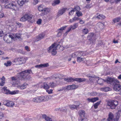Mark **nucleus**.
I'll use <instances>...</instances> for the list:
<instances>
[{
	"instance_id": "obj_46",
	"label": "nucleus",
	"mask_w": 121,
	"mask_h": 121,
	"mask_svg": "<svg viewBox=\"0 0 121 121\" xmlns=\"http://www.w3.org/2000/svg\"><path fill=\"white\" fill-rule=\"evenodd\" d=\"M78 52H76L72 55V56L73 57H78Z\"/></svg>"
},
{
	"instance_id": "obj_31",
	"label": "nucleus",
	"mask_w": 121,
	"mask_h": 121,
	"mask_svg": "<svg viewBox=\"0 0 121 121\" xmlns=\"http://www.w3.org/2000/svg\"><path fill=\"white\" fill-rule=\"evenodd\" d=\"M111 89L109 87H102L101 88V90L105 92H107L110 90Z\"/></svg>"
},
{
	"instance_id": "obj_12",
	"label": "nucleus",
	"mask_w": 121,
	"mask_h": 121,
	"mask_svg": "<svg viewBox=\"0 0 121 121\" xmlns=\"http://www.w3.org/2000/svg\"><path fill=\"white\" fill-rule=\"evenodd\" d=\"M11 83L13 84H17L19 82V76H18L17 77H11Z\"/></svg>"
},
{
	"instance_id": "obj_35",
	"label": "nucleus",
	"mask_w": 121,
	"mask_h": 121,
	"mask_svg": "<svg viewBox=\"0 0 121 121\" xmlns=\"http://www.w3.org/2000/svg\"><path fill=\"white\" fill-rule=\"evenodd\" d=\"M101 102V101H99L96 103H95L94 105V107L95 109H96L97 108L98 105H99L100 104Z\"/></svg>"
},
{
	"instance_id": "obj_56",
	"label": "nucleus",
	"mask_w": 121,
	"mask_h": 121,
	"mask_svg": "<svg viewBox=\"0 0 121 121\" xmlns=\"http://www.w3.org/2000/svg\"><path fill=\"white\" fill-rule=\"evenodd\" d=\"M4 81H1V82L0 83V86H3L4 84L5 83Z\"/></svg>"
},
{
	"instance_id": "obj_14",
	"label": "nucleus",
	"mask_w": 121,
	"mask_h": 121,
	"mask_svg": "<svg viewBox=\"0 0 121 121\" xmlns=\"http://www.w3.org/2000/svg\"><path fill=\"white\" fill-rule=\"evenodd\" d=\"M67 9L66 8H63L59 9L57 13V16L58 17L63 15Z\"/></svg>"
},
{
	"instance_id": "obj_21",
	"label": "nucleus",
	"mask_w": 121,
	"mask_h": 121,
	"mask_svg": "<svg viewBox=\"0 0 121 121\" xmlns=\"http://www.w3.org/2000/svg\"><path fill=\"white\" fill-rule=\"evenodd\" d=\"M42 116V118L43 119H45L46 121H52V118L47 116L46 115L43 114Z\"/></svg>"
},
{
	"instance_id": "obj_15",
	"label": "nucleus",
	"mask_w": 121,
	"mask_h": 121,
	"mask_svg": "<svg viewBox=\"0 0 121 121\" xmlns=\"http://www.w3.org/2000/svg\"><path fill=\"white\" fill-rule=\"evenodd\" d=\"M62 77V75L59 73L56 74L52 76L50 78H46L47 79H54L56 78H59L60 79L61 77Z\"/></svg>"
},
{
	"instance_id": "obj_49",
	"label": "nucleus",
	"mask_w": 121,
	"mask_h": 121,
	"mask_svg": "<svg viewBox=\"0 0 121 121\" xmlns=\"http://www.w3.org/2000/svg\"><path fill=\"white\" fill-rule=\"evenodd\" d=\"M65 87V90H72L71 85L68 86H67Z\"/></svg>"
},
{
	"instance_id": "obj_62",
	"label": "nucleus",
	"mask_w": 121,
	"mask_h": 121,
	"mask_svg": "<svg viewBox=\"0 0 121 121\" xmlns=\"http://www.w3.org/2000/svg\"><path fill=\"white\" fill-rule=\"evenodd\" d=\"M85 7L87 9H90L91 8V7L90 5L88 4L86 5Z\"/></svg>"
},
{
	"instance_id": "obj_42",
	"label": "nucleus",
	"mask_w": 121,
	"mask_h": 121,
	"mask_svg": "<svg viewBox=\"0 0 121 121\" xmlns=\"http://www.w3.org/2000/svg\"><path fill=\"white\" fill-rule=\"evenodd\" d=\"M76 14L78 17H80L82 15V13L81 11H77L76 13Z\"/></svg>"
},
{
	"instance_id": "obj_44",
	"label": "nucleus",
	"mask_w": 121,
	"mask_h": 121,
	"mask_svg": "<svg viewBox=\"0 0 121 121\" xmlns=\"http://www.w3.org/2000/svg\"><path fill=\"white\" fill-rule=\"evenodd\" d=\"M11 62L9 61H8L6 63H4V65L6 66H9L11 65Z\"/></svg>"
},
{
	"instance_id": "obj_2",
	"label": "nucleus",
	"mask_w": 121,
	"mask_h": 121,
	"mask_svg": "<svg viewBox=\"0 0 121 121\" xmlns=\"http://www.w3.org/2000/svg\"><path fill=\"white\" fill-rule=\"evenodd\" d=\"M32 73L31 69H28L18 73L17 76H19V78L20 80L23 79H28L30 78L29 74Z\"/></svg>"
},
{
	"instance_id": "obj_32",
	"label": "nucleus",
	"mask_w": 121,
	"mask_h": 121,
	"mask_svg": "<svg viewBox=\"0 0 121 121\" xmlns=\"http://www.w3.org/2000/svg\"><path fill=\"white\" fill-rule=\"evenodd\" d=\"M17 3L18 4L21 6H22L25 3L22 0H18Z\"/></svg>"
},
{
	"instance_id": "obj_26",
	"label": "nucleus",
	"mask_w": 121,
	"mask_h": 121,
	"mask_svg": "<svg viewBox=\"0 0 121 121\" xmlns=\"http://www.w3.org/2000/svg\"><path fill=\"white\" fill-rule=\"evenodd\" d=\"M14 105L13 102L8 100L7 106L12 107L14 106Z\"/></svg>"
},
{
	"instance_id": "obj_13",
	"label": "nucleus",
	"mask_w": 121,
	"mask_h": 121,
	"mask_svg": "<svg viewBox=\"0 0 121 121\" xmlns=\"http://www.w3.org/2000/svg\"><path fill=\"white\" fill-rule=\"evenodd\" d=\"M79 115L80 116L81 121H86L87 119L84 117L85 114V111L83 110H81L79 112Z\"/></svg>"
},
{
	"instance_id": "obj_45",
	"label": "nucleus",
	"mask_w": 121,
	"mask_h": 121,
	"mask_svg": "<svg viewBox=\"0 0 121 121\" xmlns=\"http://www.w3.org/2000/svg\"><path fill=\"white\" fill-rule=\"evenodd\" d=\"M88 32V30L87 29H84L82 30V32L84 34H87Z\"/></svg>"
},
{
	"instance_id": "obj_22",
	"label": "nucleus",
	"mask_w": 121,
	"mask_h": 121,
	"mask_svg": "<svg viewBox=\"0 0 121 121\" xmlns=\"http://www.w3.org/2000/svg\"><path fill=\"white\" fill-rule=\"evenodd\" d=\"M99 98L97 97L96 98H92L91 99L88 98L87 99L88 101L89 102H94L96 101L97 100H98Z\"/></svg>"
},
{
	"instance_id": "obj_16",
	"label": "nucleus",
	"mask_w": 121,
	"mask_h": 121,
	"mask_svg": "<svg viewBox=\"0 0 121 121\" xmlns=\"http://www.w3.org/2000/svg\"><path fill=\"white\" fill-rule=\"evenodd\" d=\"M32 101L36 103H40L43 102L42 96L36 97L33 98Z\"/></svg>"
},
{
	"instance_id": "obj_59",
	"label": "nucleus",
	"mask_w": 121,
	"mask_h": 121,
	"mask_svg": "<svg viewBox=\"0 0 121 121\" xmlns=\"http://www.w3.org/2000/svg\"><path fill=\"white\" fill-rule=\"evenodd\" d=\"M73 18L74 22L79 19V18L78 17H74Z\"/></svg>"
},
{
	"instance_id": "obj_34",
	"label": "nucleus",
	"mask_w": 121,
	"mask_h": 121,
	"mask_svg": "<svg viewBox=\"0 0 121 121\" xmlns=\"http://www.w3.org/2000/svg\"><path fill=\"white\" fill-rule=\"evenodd\" d=\"M43 88L45 89H48L49 88V86L46 83H43Z\"/></svg>"
},
{
	"instance_id": "obj_54",
	"label": "nucleus",
	"mask_w": 121,
	"mask_h": 121,
	"mask_svg": "<svg viewBox=\"0 0 121 121\" xmlns=\"http://www.w3.org/2000/svg\"><path fill=\"white\" fill-rule=\"evenodd\" d=\"M42 22V20L40 19H39L38 20L37 22V23L38 24H41Z\"/></svg>"
},
{
	"instance_id": "obj_63",
	"label": "nucleus",
	"mask_w": 121,
	"mask_h": 121,
	"mask_svg": "<svg viewBox=\"0 0 121 121\" xmlns=\"http://www.w3.org/2000/svg\"><path fill=\"white\" fill-rule=\"evenodd\" d=\"M4 115L3 113L0 112V118H1L2 117H3Z\"/></svg>"
},
{
	"instance_id": "obj_23",
	"label": "nucleus",
	"mask_w": 121,
	"mask_h": 121,
	"mask_svg": "<svg viewBox=\"0 0 121 121\" xmlns=\"http://www.w3.org/2000/svg\"><path fill=\"white\" fill-rule=\"evenodd\" d=\"M86 79L84 78H77L75 79V81L78 82H79L86 81Z\"/></svg>"
},
{
	"instance_id": "obj_24",
	"label": "nucleus",
	"mask_w": 121,
	"mask_h": 121,
	"mask_svg": "<svg viewBox=\"0 0 121 121\" xmlns=\"http://www.w3.org/2000/svg\"><path fill=\"white\" fill-rule=\"evenodd\" d=\"M79 105V104L75 105L74 104L70 105H69V108L72 110H74L75 109H77Z\"/></svg>"
},
{
	"instance_id": "obj_1",
	"label": "nucleus",
	"mask_w": 121,
	"mask_h": 121,
	"mask_svg": "<svg viewBox=\"0 0 121 121\" xmlns=\"http://www.w3.org/2000/svg\"><path fill=\"white\" fill-rule=\"evenodd\" d=\"M104 81L111 85H114L113 89L114 90L117 91H121V85L117 83L119 82V81L117 79L109 78Z\"/></svg>"
},
{
	"instance_id": "obj_30",
	"label": "nucleus",
	"mask_w": 121,
	"mask_h": 121,
	"mask_svg": "<svg viewBox=\"0 0 121 121\" xmlns=\"http://www.w3.org/2000/svg\"><path fill=\"white\" fill-rule=\"evenodd\" d=\"M60 3V0H54L53 1V2L52 4V5L54 6L56 5L59 4Z\"/></svg>"
},
{
	"instance_id": "obj_39",
	"label": "nucleus",
	"mask_w": 121,
	"mask_h": 121,
	"mask_svg": "<svg viewBox=\"0 0 121 121\" xmlns=\"http://www.w3.org/2000/svg\"><path fill=\"white\" fill-rule=\"evenodd\" d=\"M97 94V93L95 91H92L91 92H89V95L90 96H95Z\"/></svg>"
},
{
	"instance_id": "obj_5",
	"label": "nucleus",
	"mask_w": 121,
	"mask_h": 121,
	"mask_svg": "<svg viewBox=\"0 0 121 121\" xmlns=\"http://www.w3.org/2000/svg\"><path fill=\"white\" fill-rule=\"evenodd\" d=\"M2 92L5 94L13 95L18 94L19 91L18 90H15L12 91H10L9 89H7V87H3L2 89Z\"/></svg>"
},
{
	"instance_id": "obj_55",
	"label": "nucleus",
	"mask_w": 121,
	"mask_h": 121,
	"mask_svg": "<svg viewBox=\"0 0 121 121\" xmlns=\"http://www.w3.org/2000/svg\"><path fill=\"white\" fill-rule=\"evenodd\" d=\"M8 101L7 100H4L3 102V104L7 106Z\"/></svg>"
},
{
	"instance_id": "obj_64",
	"label": "nucleus",
	"mask_w": 121,
	"mask_h": 121,
	"mask_svg": "<svg viewBox=\"0 0 121 121\" xmlns=\"http://www.w3.org/2000/svg\"><path fill=\"white\" fill-rule=\"evenodd\" d=\"M38 2V1L37 0H34V4H36Z\"/></svg>"
},
{
	"instance_id": "obj_3",
	"label": "nucleus",
	"mask_w": 121,
	"mask_h": 121,
	"mask_svg": "<svg viewBox=\"0 0 121 121\" xmlns=\"http://www.w3.org/2000/svg\"><path fill=\"white\" fill-rule=\"evenodd\" d=\"M61 47V46L59 45H57L56 43H54L47 49L48 52V53H51L53 55H55L57 53L56 49L58 48H60V47Z\"/></svg>"
},
{
	"instance_id": "obj_20",
	"label": "nucleus",
	"mask_w": 121,
	"mask_h": 121,
	"mask_svg": "<svg viewBox=\"0 0 121 121\" xmlns=\"http://www.w3.org/2000/svg\"><path fill=\"white\" fill-rule=\"evenodd\" d=\"M27 85L26 83H24L22 85L18 86H17V88H18L21 89H24L26 87Z\"/></svg>"
},
{
	"instance_id": "obj_61",
	"label": "nucleus",
	"mask_w": 121,
	"mask_h": 121,
	"mask_svg": "<svg viewBox=\"0 0 121 121\" xmlns=\"http://www.w3.org/2000/svg\"><path fill=\"white\" fill-rule=\"evenodd\" d=\"M3 32L2 31H0V37H2L3 35Z\"/></svg>"
},
{
	"instance_id": "obj_50",
	"label": "nucleus",
	"mask_w": 121,
	"mask_h": 121,
	"mask_svg": "<svg viewBox=\"0 0 121 121\" xmlns=\"http://www.w3.org/2000/svg\"><path fill=\"white\" fill-rule=\"evenodd\" d=\"M75 12L74 10L73 9L71 10L70 12L69 13V15H73V12Z\"/></svg>"
},
{
	"instance_id": "obj_36",
	"label": "nucleus",
	"mask_w": 121,
	"mask_h": 121,
	"mask_svg": "<svg viewBox=\"0 0 121 121\" xmlns=\"http://www.w3.org/2000/svg\"><path fill=\"white\" fill-rule=\"evenodd\" d=\"M89 36L90 38L89 39L90 41H91L90 43H91V42H92L93 39L92 38L94 36V34L92 33H90L89 34Z\"/></svg>"
},
{
	"instance_id": "obj_40",
	"label": "nucleus",
	"mask_w": 121,
	"mask_h": 121,
	"mask_svg": "<svg viewBox=\"0 0 121 121\" xmlns=\"http://www.w3.org/2000/svg\"><path fill=\"white\" fill-rule=\"evenodd\" d=\"M73 9H74V11H79L80 10V7L78 6H76L74 7Z\"/></svg>"
},
{
	"instance_id": "obj_19",
	"label": "nucleus",
	"mask_w": 121,
	"mask_h": 121,
	"mask_svg": "<svg viewBox=\"0 0 121 121\" xmlns=\"http://www.w3.org/2000/svg\"><path fill=\"white\" fill-rule=\"evenodd\" d=\"M45 36L44 33H42L40 34L37 37V41H38L42 39Z\"/></svg>"
},
{
	"instance_id": "obj_18",
	"label": "nucleus",
	"mask_w": 121,
	"mask_h": 121,
	"mask_svg": "<svg viewBox=\"0 0 121 121\" xmlns=\"http://www.w3.org/2000/svg\"><path fill=\"white\" fill-rule=\"evenodd\" d=\"M52 96L50 95L42 96L43 102L48 100L51 99Z\"/></svg>"
},
{
	"instance_id": "obj_52",
	"label": "nucleus",
	"mask_w": 121,
	"mask_h": 121,
	"mask_svg": "<svg viewBox=\"0 0 121 121\" xmlns=\"http://www.w3.org/2000/svg\"><path fill=\"white\" fill-rule=\"evenodd\" d=\"M49 86H51L52 88H54L55 86L54 83L53 82L50 83L49 84Z\"/></svg>"
},
{
	"instance_id": "obj_4",
	"label": "nucleus",
	"mask_w": 121,
	"mask_h": 121,
	"mask_svg": "<svg viewBox=\"0 0 121 121\" xmlns=\"http://www.w3.org/2000/svg\"><path fill=\"white\" fill-rule=\"evenodd\" d=\"M33 16L30 14L26 13L20 19L22 22H25L27 21L30 22H33L34 21Z\"/></svg>"
},
{
	"instance_id": "obj_17",
	"label": "nucleus",
	"mask_w": 121,
	"mask_h": 121,
	"mask_svg": "<svg viewBox=\"0 0 121 121\" xmlns=\"http://www.w3.org/2000/svg\"><path fill=\"white\" fill-rule=\"evenodd\" d=\"M66 27V26L62 27L58 30V32L57 35V36L60 37L61 35L62 30H64Z\"/></svg>"
},
{
	"instance_id": "obj_38",
	"label": "nucleus",
	"mask_w": 121,
	"mask_h": 121,
	"mask_svg": "<svg viewBox=\"0 0 121 121\" xmlns=\"http://www.w3.org/2000/svg\"><path fill=\"white\" fill-rule=\"evenodd\" d=\"M104 81V80L100 78L98 80L97 82L99 84L101 85L102 84Z\"/></svg>"
},
{
	"instance_id": "obj_6",
	"label": "nucleus",
	"mask_w": 121,
	"mask_h": 121,
	"mask_svg": "<svg viewBox=\"0 0 121 121\" xmlns=\"http://www.w3.org/2000/svg\"><path fill=\"white\" fill-rule=\"evenodd\" d=\"M118 104V102L116 101L110 100L108 101L107 103V106L111 109L115 108L116 106Z\"/></svg>"
},
{
	"instance_id": "obj_51",
	"label": "nucleus",
	"mask_w": 121,
	"mask_h": 121,
	"mask_svg": "<svg viewBox=\"0 0 121 121\" xmlns=\"http://www.w3.org/2000/svg\"><path fill=\"white\" fill-rule=\"evenodd\" d=\"M21 35L20 34H16L15 36V38H17L18 39L20 38Z\"/></svg>"
},
{
	"instance_id": "obj_43",
	"label": "nucleus",
	"mask_w": 121,
	"mask_h": 121,
	"mask_svg": "<svg viewBox=\"0 0 121 121\" xmlns=\"http://www.w3.org/2000/svg\"><path fill=\"white\" fill-rule=\"evenodd\" d=\"M121 19L120 17L116 18L113 20V21L114 23L118 22Z\"/></svg>"
},
{
	"instance_id": "obj_28",
	"label": "nucleus",
	"mask_w": 121,
	"mask_h": 121,
	"mask_svg": "<svg viewBox=\"0 0 121 121\" xmlns=\"http://www.w3.org/2000/svg\"><path fill=\"white\" fill-rule=\"evenodd\" d=\"M97 25L100 29H102L104 28V24L101 22L98 23Z\"/></svg>"
},
{
	"instance_id": "obj_58",
	"label": "nucleus",
	"mask_w": 121,
	"mask_h": 121,
	"mask_svg": "<svg viewBox=\"0 0 121 121\" xmlns=\"http://www.w3.org/2000/svg\"><path fill=\"white\" fill-rule=\"evenodd\" d=\"M4 17V15L3 13H0V18H1Z\"/></svg>"
},
{
	"instance_id": "obj_10",
	"label": "nucleus",
	"mask_w": 121,
	"mask_h": 121,
	"mask_svg": "<svg viewBox=\"0 0 121 121\" xmlns=\"http://www.w3.org/2000/svg\"><path fill=\"white\" fill-rule=\"evenodd\" d=\"M6 8H10L15 10L17 9L16 5L12 3H10L7 4L5 6Z\"/></svg>"
},
{
	"instance_id": "obj_57",
	"label": "nucleus",
	"mask_w": 121,
	"mask_h": 121,
	"mask_svg": "<svg viewBox=\"0 0 121 121\" xmlns=\"http://www.w3.org/2000/svg\"><path fill=\"white\" fill-rule=\"evenodd\" d=\"M71 29L70 27L66 31V32L65 33V35H66L67 33L70 31Z\"/></svg>"
},
{
	"instance_id": "obj_33",
	"label": "nucleus",
	"mask_w": 121,
	"mask_h": 121,
	"mask_svg": "<svg viewBox=\"0 0 121 121\" xmlns=\"http://www.w3.org/2000/svg\"><path fill=\"white\" fill-rule=\"evenodd\" d=\"M84 59V58L82 57L78 56L77 57V61L79 62H80L83 61Z\"/></svg>"
},
{
	"instance_id": "obj_11",
	"label": "nucleus",
	"mask_w": 121,
	"mask_h": 121,
	"mask_svg": "<svg viewBox=\"0 0 121 121\" xmlns=\"http://www.w3.org/2000/svg\"><path fill=\"white\" fill-rule=\"evenodd\" d=\"M48 9L47 8H44L43 9L40 6L38 8V10L39 11L42 12L40 14V15L42 16L44 15L47 14V12H48Z\"/></svg>"
},
{
	"instance_id": "obj_47",
	"label": "nucleus",
	"mask_w": 121,
	"mask_h": 121,
	"mask_svg": "<svg viewBox=\"0 0 121 121\" xmlns=\"http://www.w3.org/2000/svg\"><path fill=\"white\" fill-rule=\"evenodd\" d=\"M72 90L74 89L77 88L78 87V86L75 85H71Z\"/></svg>"
},
{
	"instance_id": "obj_48",
	"label": "nucleus",
	"mask_w": 121,
	"mask_h": 121,
	"mask_svg": "<svg viewBox=\"0 0 121 121\" xmlns=\"http://www.w3.org/2000/svg\"><path fill=\"white\" fill-rule=\"evenodd\" d=\"M65 87H63L61 88H60V89H58L57 90V91H63L64 90H65Z\"/></svg>"
},
{
	"instance_id": "obj_41",
	"label": "nucleus",
	"mask_w": 121,
	"mask_h": 121,
	"mask_svg": "<svg viewBox=\"0 0 121 121\" xmlns=\"http://www.w3.org/2000/svg\"><path fill=\"white\" fill-rule=\"evenodd\" d=\"M41 68L47 67L49 65L48 63L41 64Z\"/></svg>"
},
{
	"instance_id": "obj_25",
	"label": "nucleus",
	"mask_w": 121,
	"mask_h": 121,
	"mask_svg": "<svg viewBox=\"0 0 121 121\" xmlns=\"http://www.w3.org/2000/svg\"><path fill=\"white\" fill-rule=\"evenodd\" d=\"M64 80L68 82H73L75 81V79H74L71 77H69L68 78H65L64 79Z\"/></svg>"
},
{
	"instance_id": "obj_7",
	"label": "nucleus",
	"mask_w": 121,
	"mask_h": 121,
	"mask_svg": "<svg viewBox=\"0 0 121 121\" xmlns=\"http://www.w3.org/2000/svg\"><path fill=\"white\" fill-rule=\"evenodd\" d=\"M108 117L107 120L108 121H118V118L117 117L115 118L113 114L111 112L109 113Z\"/></svg>"
},
{
	"instance_id": "obj_27",
	"label": "nucleus",
	"mask_w": 121,
	"mask_h": 121,
	"mask_svg": "<svg viewBox=\"0 0 121 121\" xmlns=\"http://www.w3.org/2000/svg\"><path fill=\"white\" fill-rule=\"evenodd\" d=\"M78 56L80 57H82L86 55L85 52L83 51L78 52Z\"/></svg>"
},
{
	"instance_id": "obj_60",
	"label": "nucleus",
	"mask_w": 121,
	"mask_h": 121,
	"mask_svg": "<svg viewBox=\"0 0 121 121\" xmlns=\"http://www.w3.org/2000/svg\"><path fill=\"white\" fill-rule=\"evenodd\" d=\"M35 67L36 68H41V64L35 65Z\"/></svg>"
},
{
	"instance_id": "obj_29",
	"label": "nucleus",
	"mask_w": 121,
	"mask_h": 121,
	"mask_svg": "<svg viewBox=\"0 0 121 121\" xmlns=\"http://www.w3.org/2000/svg\"><path fill=\"white\" fill-rule=\"evenodd\" d=\"M88 77L89 78V80L91 82H93L95 78H98L99 77H97L95 76L94 77L92 76H89Z\"/></svg>"
},
{
	"instance_id": "obj_8",
	"label": "nucleus",
	"mask_w": 121,
	"mask_h": 121,
	"mask_svg": "<svg viewBox=\"0 0 121 121\" xmlns=\"http://www.w3.org/2000/svg\"><path fill=\"white\" fill-rule=\"evenodd\" d=\"M26 60L25 58L22 57L15 59L14 61L18 62L19 65H20L25 63L26 62Z\"/></svg>"
},
{
	"instance_id": "obj_37",
	"label": "nucleus",
	"mask_w": 121,
	"mask_h": 121,
	"mask_svg": "<svg viewBox=\"0 0 121 121\" xmlns=\"http://www.w3.org/2000/svg\"><path fill=\"white\" fill-rule=\"evenodd\" d=\"M97 17L99 19H102L105 18V17L104 15L102 14H100L97 16Z\"/></svg>"
},
{
	"instance_id": "obj_9",
	"label": "nucleus",
	"mask_w": 121,
	"mask_h": 121,
	"mask_svg": "<svg viewBox=\"0 0 121 121\" xmlns=\"http://www.w3.org/2000/svg\"><path fill=\"white\" fill-rule=\"evenodd\" d=\"M16 35V34H11L8 36L7 35L5 36L4 37L3 39L4 41L8 42H9V39H8V37H9V38H11V39H13L14 38H15Z\"/></svg>"
},
{
	"instance_id": "obj_53",
	"label": "nucleus",
	"mask_w": 121,
	"mask_h": 121,
	"mask_svg": "<svg viewBox=\"0 0 121 121\" xmlns=\"http://www.w3.org/2000/svg\"><path fill=\"white\" fill-rule=\"evenodd\" d=\"M53 90L52 89L50 90H46V92L49 94H51L52 93Z\"/></svg>"
}]
</instances>
